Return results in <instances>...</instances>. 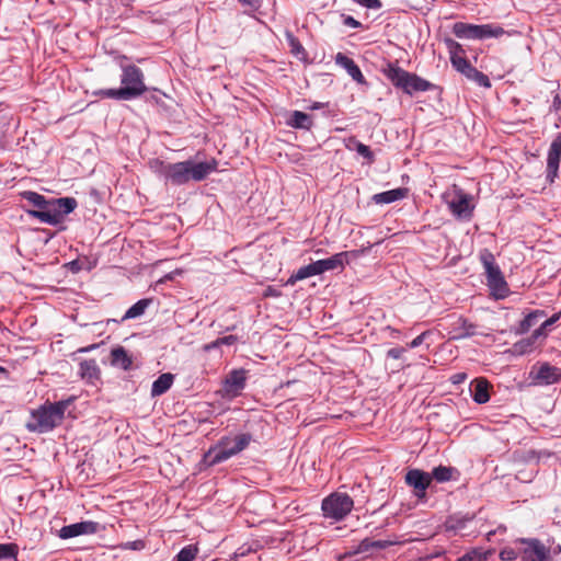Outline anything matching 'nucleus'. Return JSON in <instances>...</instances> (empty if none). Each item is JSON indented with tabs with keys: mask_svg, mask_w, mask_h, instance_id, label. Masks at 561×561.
<instances>
[{
	"mask_svg": "<svg viewBox=\"0 0 561 561\" xmlns=\"http://www.w3.org/2000/svg\"><path fill=\"white\" fill-rule=\"evenodd\" d=\"M217 168L218 162L216 159L202 162L186 160L175 163L159 161L158 173L163 178L165 184L181 186L190 181L201 182L205 180L209 174L217 171Z\"/></svg>",
	"mask_w": 561,
	"mask_h": 561,
	"instance_id": "nucleus-1",
	"label": "nucleus"
},
{
	"mask_svg": "<svg viewBox=\"0 0 561 561\" xmlns=\"http://www.w3.org/2000/svg\"><path fill=\"white\" fill-rule=\"evenodd\" d=\"M121 83L117 89H101L93 94L103 99L130 101L142 95L147 91L142 70L135 65H122Z\"/></svg>",
	"mask_w": 561,
	"mask_h": 561,
	"instance_id": "nucleus-2",
	"label": "nucleus"
},
{
	"mask_svg": "<svg viewBox=\"0 0 561 561\" xmlns=\"http://www.w3.org/2000/svg\"><path fill=\"white\" fill-rule=\"evenodd\" d=\"M76 397H69L54 403H45L31 412V421L25 427L32 433H48L61 424L65 412L73 403Z\"/></svg>",
	"mask_w": 561,
	"mask_h": 561,
	"instance_id": "nucleus-3",
	"label": "nucleus"
},
{
	"mask_svg": "<svg viewBox=\"0 0 561 561\" xmlns=\"http://www.w3.org/2000/svg\"><path fill=\"white\" fill-rule=\"evenodd\" d=\"M253 436L250 433H239L236 436H222L215 446H211L203 456V462L213 467L221 463L249 447Z\"/></svg>",
	"mask_w": 561,
	"mask_h": 561,
	"instance_id": "nucleus-4",
	"label": "nucleus"
},
{
	"mask_svg": "<svg viewBox=\"0 0 561 561\" xmlns=\"http://www.w3.org/2000/svg\"><path fill=\"white\" fill-rule=\"evenodd\" d=\"M385 75L396 88L402 89L409 95L415 92L428 91L434 87L430 81L394 64L388 65L387 69H385Z\"/></svg>",
	"mask_w": 561,
	"mask_h": 561,
	"instance_id": "nucleus-5",
	"label": "nucleus"
},
{
	"mask_svg": "<svg viewBox=\"0 0 561 561\" xmlns=\"http://www.w3.org/2000/svg\"><path fill=\"white\" fill-rule=\"evenodd\" d=\"M78 206L73 197L51 198L48 211H27V215L38 219L41 222L56 226L64 220V217L72 213Z\"/></svg>",
	"mask_w": 561,
	"mask_h": 561,
	"instance_id": "nucleus-6",
	"label": "nucleus"
},
{
	"mask_svg": "<svg viewBox=\"0 0 561 561\" xmlns=\"http://www.w3.org/2000/svg\"><path fill=\"white\" fill-rule=\"evenodd\" d=\"M353 505L348 494L333 493L322 501L321 508L325 517L341 520L352 511Z\"/></svg>",
	"mask_w": 561,
	"mask_h": 561,
	"instance_id": "nucleus-7",
	"label": "nucleus"
},
{
	"mask_svg": "<svg viewBox=\"0 0 561 561\" xmlns=\"http://www.w3.org/2000/svg\"><path fill=\"white\" fill-rule=\"evenodd\" d=\"M504 316H505V320H506V325L505 327L497 325L496 330L501 333L510 331L516 335H522V334L527 333L534 325L537 324V322L540 319L546 317V311L539 310V309L533 310V311L528 312L524 317V319L520 320L517 324H516V319L514 317L515 312H513V313L506 312V313H504Z\"/></svg>",
	"mask_w": 561,
	"mask_h": 561,
	"instance_id": "nucleus-8",
	"label": "nucleus"
},
{
	"mask_svg": "<svg viewBox=\"0 0 561 561\" xmlns=\"http://www.w3.org/2000/svg\"><path fill=\"white\" fill-rule=\"evenodd\" d=\"M405 483L413 488V494L420 502H426V490L432 483V476L421 469H410L404 477Z\"/></svg>",
	"mask_w": 561,
	"mask_h": 561,
	"instance_id": "nucleus-9",
	"label": "nucleus"
},
{
	"mask_svg": "<svg viewBox=\"0 0 561 561\" xmlns=\"http://www.w3.org/2000/svg\"><path fill=\"white\" fill-rule=\"evenodd\" d=\"M561 160V134L551 141L548 154H547V169L546 180L550 184L554 183L559 174V167Z\"/></svg>",
	"mask_w": 561,
	"mask_h": 561,
	"instance_id": "nucleus-10",
	"label": "nucleus"
},
{
	"mask_svg": "<svg viewBox=\"0 0 561 561\" xmlns=\"http://www.w3.org/2000/svg\"><path fill=\"white\" fill-rule=\"evenodd\" d=\"M453 33L458 38L482 39L491 37V25H474L457 22L453 25Z\"/></svg>",
	"mask_w": 561,
	"mask_h": 561,
	"instance_id": "nucleus-11",
	"label": "nucleus"
},
{
	"mask_svg": "<svg viewBox=\"0 0 561 561\" xmlns=\"http://www.w3.org/2000/svg\"><path fill=\"white\" fill-rule=\"evenodd\" d=\"M99 528V523L92 520L75 523L71 525L64 526L59 530V537L62 539H69L80 535H92L98 533Z\"/></svg>",
	"mask_w": 561,
	"mask_h": 561,
	"instance_id": "nucleus-12",
	"label": "nucleus"
},
{
	"mask_svg": "<svg viewBox=\"0 0 561 561\" xmlns=\"http://www.w3.org/2000/svg\"><path fill=\"white\" fill-rule=\"evenodd\" d=\"M247 371L244 369H233L228 374L224 381V390L226 394L236 397L245 387Z\"/></svg>",
	"mask_w": 561,
	"mask_h": 561,
	"instance_id": "nucleus-13",
	"label": "nucleus"
},
{
	"mask_svg": "<svg viewBox=\"0 0 561 561\" xmlns=\"http://www.w3.org/2000/svg\"><path fill=\"white\" fill-rule=\"evenodd\" d=\"M445 44L450 55L453 67L462 73L470 66V62L466 58L462 46L451 38H446Z\"/></svg>",
	"mask_w": 561,
	"mask_h": 561,
	"instance_id": "nucleus-14",
	"label": "nucleus"
},
{
	"mask_svg": "<svg viewBox=\"0 0 561 561\" xmlns=\"http://www.w3.org/2000/svg\"><path fill=\"white\" fill-rule=\"evenodd\" d=\"M534 380L538 385H553L561 380V369L550 365L549 363H543L535 373Z\"/></svg>",
	"mask_w": 561,
	"mask_h": 561,
	"instance_id": "nucleus-15",
	"label": "nucleus"
},
{
	"mask_svg": "<svg viewBox=\"0 0 561 561\" xmlns=\"http://www.w3.org/2000/svg\"><path fill=\"white\" fill-rule=\"evenodd\" d=\"M449 210L459 218H467L471 214L470 199L468 195L458 193L447 201Z\"/></svg>",
	"mask_w": 561,
	"mask_h": 561,
	"instance_id": "nucleus-16",
	"label": "nucleus"
},
{
	"mask_svg": "<svg viewBox=\"0 0 561 561\" xmlns=\"http://www.w3.org/2000/svg\"><path fill=\"white\" fill-rule=\"evenodd\" d=\"M80 377L90 385H96L101 379V369L95 359H84L79 364Z\"/></svg>",
	"mask_w": 561,
	"mask_h": 561,
	"instance_id": "nucleus-17",
	"label": "nucleus"
},
{
	"mask_svg": "<svg viewBox=\"0 0 561 561\" xmlns=\"http://www.w3.org/2000/svg\"><path fill=\"white\" fill-rule=\"evenodd\" d=\"M474 334V327L466 319L459 317L451 324L448 330L450 340H461Z\"/></svg>",
	"mask_w": 561,
	"mask_h": 561,
	"instance_id": "nucleus-18",
	"label": "nucleus"
},
{
	"mask_svg": "<svg viewBox=\"0 0 561 561\" xmlns=\"http://www.w3.org/2000/svg\"><path fill=\"white\" fill-rule=\"evenodd\" d=\"M335 62L343 67L346 72L351 76V78L356 81L357 83H365V77L364 75L362 73L359 67L356 65V62L347 57L346 55L342 54V53H339L336 56H335Z\"/></svg>",
	"mask_w": 561,
	"mask_h": 561,
	"instance_id": "nucleus-19",
	"label": "nucleus"
},
{
	"mask_svg": "<svg viewBox=\"0 0 561 561\" xmlns=\"http://www.w3.org/2000/svg\"><path fill=\"white\" fill-rule=\"evenodd\" d=\"M510 294L511 290L502 271L493 263V300L504 299Z\"/></svg>",
	"mask_w": 561,
	"mask_h": 561,
	"instance_id": "nucleus-20",
	"label": "nucleus"
},
{
	"mask_svg": "<svg viewBox=\"0 0 561 561\" xmlns=\"http://www.w3.org/2000/svg\"><path fill=\"white\" fill-rule=\"evenodd\" d=\"M347 256H348V252H340V253L332 255L331 257L318 260L317 263H318L320 274H322L327 271H333V270H337V268L343 270L345 266V263H347Z\"/></svg>",
	"mask_w": 561,
	"mask_h": 561,
	"instance_id": "nucleus-21",
	"label": "nucleus"
},
{
	"mask_svg": "<svg viewBox=\"0 0 561 561\" xmlns=\"http://www.w3.org/2000/svg\"><path fill=\"white\" fill-rule=\"evenodd\" d=\"M286 124L295 129L310 130L313 126L312 116L301 111H294L290 113Z\"/></svg>",
	"mask_w": 561,
	"mask_h": 561,
	"instance_id": "nucleus-22",
	"label": "nucleus"
},
{
	"mask_svg": "<svg viewBox=\"0 0 561 561\" xmlns=\"http://www.w3.org/2000/svg\"><path fill=\"white\" fill-rule=\"evenodd\" d=\"M111 365L129 370L133 366V358L123 346H116L111 351Z\"/></svg>",
	"mask_w": 561,
	"mask_h": 561,
	"instance_id": "nucleus-23",
	"label": "nucleus"
},
{
	"mask_svg": "<svg viewBox=\"0 0 561 561\" xmlns=\"http://www.w3.org/2000/svg\"><path fill=\"white\" fill-rule=\"evenodd\" d=\"M316 275H320V271H319L317 261L298 268L287 279L286 285L294 286L297 282L306 279L311 276H316Z\"/></svg>",
	"mask_w": 561,
	"mask_h": 561,
	"instance_id": "nucleus-24",
	"label": "nucleus"
},
{
	"mask_svg": "<svg viewBox=\"0 0 561 561\" xmlns=\"http://www.w3.org/2000/svg\"><path fill=\"white\" fill-rule=\"evenodd\" d=\"M408 194V190L398 187L394 190L377 193L373 195L371 199L376 204H390L400 199H403Z\"/></svg>",
	"mask_w": 561,
	"mask_h": 561,
	"instance_id": "nucleus-25",
	"label": "nucleus"
},
{
	"mask_svg": "<svg viewBox=\"0 0 561 561\" xmlns=\"http://www.w3.org/2000/svg\"><path fill=\"white\" fill-rule=\"evenodd\" d=\"M488 380L484 378L476 379L471 382L470 391L477 403H485L490 399Z\"/></svg>",
	"mask_w": 561,
	"mask_h": 561,
	"instance_id": "nucleus-26",
	"label": "nucleus"
},
{
	"mask_svg": "<svg viewBox=\"0 0 561 561\" xmlns=\"http://www.w3.org/2000/svg\"><path fill=\"white\" fill-rule=\"evenodd\" d=\"M174 376L170 373L160 375L152 383L151 396L158 397L165 393L173 383Z\"/></svg>",
	"mask_w": 561,
	"mask_h": 561,
	"instance_id": "nucleus-27",
	"label": "nucleus"
},
{
	"mask_svg": "<svg viewBox=\"0 0 561 561\" xmlns=\"http://www.w3.org/2000/svg\"><path fill=\"white\" fill-rule=\"evenodd\" d=\"M430 474L432 476V480L434 479L437 482L443 483L456 480L459 472L454 467L438 466L435 467Z\"/></svg>",
	"mask_w": 561,
	"mask_h": 561,
	"instance_id": "nucleus-28",
	"label": "nucleus"
},
{
	"mask_svg": "<svg viewBox=\"0 0 561 561\" xmlns=\"http://www.w3.org/2000/svg\"><path fill=\"white\" fill-rule=\"evenodd\" d=\"M285 37L290 53L298 59H305L307 57V51L299 39L290 31H286Z\"/></svg>",
	"mask_w": 561,
	"mask_h": 561,
	"instance_id": "nucleus-29",
	"label": "nucleus"
},
{
	"mask_svg": "<svg viewBox=\"0 0 561 561\" xmlns=\"http://www.w3.org/2000/svg\"><path fill=\"white\" fill-rule=\"evenodd\" d=\"M462 75H465L469 80L473 81L480 87L488 88L491 85L489 77L471 65L462 72Z\"/></svg>",
	"mask_w": 561,
	"mask_h": 561,
	"instance_id": "nucleus-30",
	"label": "nucleus"
},
{
	"mask_svg": "<svg viewBox=\"0 0 561 561\" xmlns=\"http://www.w3.org/2000/svg\"><path fill=\"white\" fill-rule=\"evenodd\" d=\"M529 551L534 554L530 561H550L546 547L538 540H529Z\"/></svg>",
	"mask_w": 561,
	"mask_h": 561,
	"instance_id": "nucleus-31",
	"label": "nucleus"
},
{
	"mask_svg": "<svg viewBox=\"0 0 561 561\" xmlns=\"http://www.w3.org/2000/svg\"><path fill=\"white\" fill-rule=\"evenodd\" d=\"M538 346H539V344L536 342V340L530 334L528 337L522 339L520 341H518L514 344V352L516 354L524 355L527 353H531Z\"/></svg>",
	"mask_w": 561,
	"mask_h": 561,
	"instance_id": "nucleus-32",
	"label": "nucleus"
},
{
	"mask_svg": "<svg viewBox=\"0 0 561 561\" xmlns=\"http://www.w3.org/2000/svg\"><path fill=\"white\" fill-rule=\"evenodd\" d=\"M470 518L461 517V516H450L445 522V529L446 531H450L454 534L460 533L462 529H465L466 524L470 522Z\"/></svg>",
	"mask_w": 561,
	"mask_h": 561,
	"instance_id": "nucleus-33",
	"label": "nucleus"
},
{
	"mask_svg": "<svg viewBox=\"0 0 561 561\" xmlns=\"http://www.w3.org/2000/svg\"><path fill=\"white\" fill-rule=\"evenodd\" d=\"M150 304L149 299H140L134 304L124 314L123 320L134 319L142 316Z\"/></svg>",
	"mask_w": 561,
	"mask_h": 561,
	"instance_id": "nucleus-34",
	"label": "nucleus"
},
{
	"mask_svg": "<svg viewBox=\"0 0 561 561\" xmlns=\"http://www.w3.org/2000/svg\"><path fill=\"white\" fill-rule=\"evenodd\" d=\"M197 553L198 548L195 545H187L178 552L173 561H193Z\"/></svg>",
	"mask_w": 561,
	"mask_h": 561,
	"instance_id": "nucleus-35",
	"label": "nucleus"
},
{
	"mask_svg": "<svg viewBox=\"0 0 561 561\" xmlns=\"http://www.w3.org/2000/svg\"><path fill=\"white\" fill-rule=\"evenodd\" d=\"M19 554V546L16 543H0V560L14 559Z\"/></svg>",
	"mask_w": 561,
	"mask_h": 561,
	"instance_id": "nucleus-36",
	"label": "nucleus"
},
{
	"mask_svg": "<svg viewBox=\"0 0 561 561\" xmlns=\"http://www.w3.org/2000/svg\"><path fill=\"white\" fill-rule=\"evenodd\" d=\"M350 141L354 145L353 147H350L351 149H354L359 156L364 157L369 162L374 161V153L368 146L356 140L355 138H352Z\"/></svg>",
	"mask_w": 561,
	"mask_h": 561,
	"instance_id": "nucleus-37",
	"label": "nucleus"
},
{
	"mask_svg": "<svg viewBox=\"0 0 561 561\" xmlns=\"http://www.w3.org/2000/svg\"><path fill=\"white\" fill-rule=\"evenodd\" d=\"M371 539H364L359 542L357 549L354 551V552H348V553H344V554H341L339 556L337 560L339 561H344L345 559H347L348 557H352L354 554H357V553H362V552H367L371 549Z\"/></svg>",
	"mask_w": 561,
	"mask_h": 561,
	"instance_id": "nucleus-38",
	"label": "nucleus"
},
{
	"mask_svg": "<svg viewBox=\"0 0 561 561\" xmlns=\"http://www.w3.org/2000/svg\"><path fill=\"white\" fill-rule=\"evenodd\" d=\"M488 553L489 551L481 552L479 550H472L460 557L458 561H485Z\"/></svg>",
	"mask_w": 561,
	"mask_h": 561,
	"instance_id": "nucleus-39",
	"label": "nucleus"
},
{
	"mask_svg": "<svg viewBox=\"0 0 561 561\" xmlns=\"http://www.w3.org/2000/svg\"><path fill=\"white\" fill-rule=\"evenodd\" d=\"M21 196L23 199L27 201L30 204H32L34 207L42 202V199L45 197L44 195H41L33 191H24L21 193Z\"/></svg>",
	"mask_w": 561,
	"mask_h": 561,
	"instance_id": "nucleus-40",
	"label": "nucleus"
},
{
	"mask_svg": "<svg viewBox=\"0 0 561 561\" xmlns=\"http://www.w3.org/2000/svg\"><path fill=\"white\" fill-rule=\"evenodd\" d=\"M549 332L550 331L547 328H543V324H540L537 329L534 330L531 335L540 346L548 337Z\"/></svg>",
	"mask_w": 561,
	"mask_h": 561,
	"instance_id": "nucleus-41",
	"label": "nucleus"
},
{
	"mask_svg": "<svg viewBox=\"0 0 561 561\" xmlns=\"http://www.w3.org/2000/svg\"><path fill=\"white\" fill-rule=\"evenodd\" d=\"M549 332L550 331L547 328H543V324H540L537 329L534 330L531 335L540 346L548 337Z\"/></svg>",
	"mask_w": 561,
	"mask_h": 561,
	"instance_id": "nucleus-42",
	"label": "nucleus"
},
{
	"mask_svg": "<svg viewBox=\"0 0 561 561\" xmlns=\"http://www.w3.org/2000/svg\"><path fill=\"white\" fill-rule=\"evenodd\" d=\"M483 266H484V276H485V284L491 287V255H486V253H483L481 255Z\"/></svg>",
	"mask_w": 561,
	"mask_h": 561,
	"instance_id": "nucleus-43",
	"label": "nucleus"
},
{
	"mask_svg": "<svg viewBox=\"0 0 561 561\" xmlns=\"http://www.w3.org/2000/svg\"><path fill=\"white\" fill-rule=\"evenodd\" d=\"M517 551L512 547H505L499 553L500 559L503 561H514L517 559Z\"/></svg>",
	"mask_w": 561,
	"mask_h": 561,
	"instance_id": "nucleus-44",
	"label": "nucleus"
},
{
	"mask_svg": "<svg viewBox=\"0 0 561 561\" xmlns=\"http://www.w3.org/2000/svg\"><path fill=\"white\" fill-rule=\"evenodd\" d=\"M353 1L364 8L373 9V10H378L382 7V3L380 0H353Z\"/></svg>",
	"mask_w": 561,
	"mask_h": 561,
	"instance_id": "nucleus-45",
	"label": "nucleus"
},
{
	"mask_svg": "<svg viewBox=\"0 0 561 561\" xmlns=\"http://www.w3.org/2000/svg\"><path fill=\"white\" fill-rule=\"evenodd\" d=\"M503 35H507V36L515 35V36H518L519 33L516 32V31H504L501 26H494L493 25V38H500Z\"/></svg>",
	"mask_w": 561,
	"mask_h": 561,
	"instance_id": "nucleus-46",
	"label": "nucleus"
},
{
	"mask_svg": "<svg viewBox=\"0 0 561 561\" xmlns=\"http://www.w3.org/2000/svg\"><path fill=\"white\" fill-rule=\"evenodd\" d=\"M431 334V331H424L409 343L410 348L419 347L425 339Z\"/></svg>",
	"mask_w": 561,
	"mask_h": 561,
	"instance_id": "nucleus-47",
	"label": "nucleus"
},
{
	"mask_svg": "<svg viewBox=\"0 0 561 561\" xmlns=\"http://www.w3.org/2000/svg\"><path fill=\"white\" fill-rule=\"evenodd\" d=\"M342 18H343V24L346 25V26H350V27H353V28H359V27L363 26L359 21H357L356 19H354L351 15L343 14Z\"/></svg>",
	"mask_w": 561,
	"mask_h": 561,
	"instance_id": "nucleus-48",
	"label": "nucleus"
},
{
	"mask_svg": "<svg viewBox=\"0 0 561 561\" xmlns=\"http://www.w3.org/2000/svg\"><path fill=\"white\" fill-rule=\"evenodd\" d=\"M36 209H27V211H48L49 207H50V199H46L45 197L42 199V202L39 204H37L36 206Z\"/></svg>",
	"mask_w": 561,
	"mask_h": 561,
	"instance_id": "nucleus-49",
	"label": "nucleus"
},
{
	"mask_svg": "<svg viewBox=\"0 0 561 561\" xmlns=\"http://www.w3.org/2000/svg\"><path fill=\"white\" fill-rule=\"evenodd\" d=\"M404 352H405V348H403V347H393L387 352V357H390L393 359H399L403 355Z\"/></svg>",
	"mask_w": 561,
	"mask_h": 561,
	"instance_id": "nucleus-50",
	"label": "nucleus"
},
{
	"mask_svg": "<svg viewBox=\"0 0 561 561\" xmlns=\"http://www.w3.org/2000/svg\"><path fill=\"white\" fill-rule=\"evenodd\" d=\"M561 318V312L553 313L549 319L545 320L541 324H543V328H547L549 331L551 330V327L559 321Z\"/></svg>",
	"mask_w": 561,
	"mask_h": 561,
	"instance_id": "nucleus-51",
	"label": "nucleus"
},
{
	"mask_svg": "<svg viewBox=\"0 0 561 561\" xmlns=\"http://www.w3.org/2000/svg\"><path fill=\"white\" fill-rule=\"evenodd\" d=\"M393 542L388 540H371V549H386L390 547Z\"/></svg>",
	"mask_w": 561,
	"mask_h": 561,
	"instance_id": "nucleus-52",
	"label": "nucleus"
},
{
	"mask_svg": "<svg viewBox=\"0 0 561 561\" xmlns=\"http://www.w3.org/2000/svg\"><path fill=\"white\" fill-rule=\"evenodd\" d=\"M238 336L237 335H227V336H222V337H219V343L221 345H233L234 343L238 342Z\"/></svg>",
	"mask_w": 561,
	"mask_h": 561,
	"instance_id": "nucleus-53",
	"label": "nucleus"
},
{
	"mask_svg": "<svg viewBox=\"0 0 561 561\" xmlns=\"http://www.w3.org/2000/svg\"><path fill=\"white\" fill-rule=\"evenodd\" d=\"M467 378V374L465 373H457L450 377V380L455 385L462 383Z\"/></svg>",
	"mask_w": 561,
	"mask_h": 561,
	"instance_id": "nucleus-54",
	"label": "nucleus"
},
{
	"mask_svg": "<svg viewBox=\"0 0 561 561\" xmlns=\"http://www.w3.org/2000/svg\"><path fill=\"white\" fill-rule=\"evenodd\" d=\"M219 346H221V344L219 343V337H218V339H216L215 341H213V342H210V343L205 344V345L203 346V350H204L205 352H210L211 350L217 348V347H219Z\"/></svg>",
	"mask_w": 561,
	"mask_h": 561,
	"instance_id": "nucleus-55",
	"label": "nucleus"
},
{
	"mask_svg": "<svg viewBox=\"0 0 561 561\" xmlns=\"http://www.w3.org/2000/svg\"><path fill=\"white\" fill-rule=\"evenodd\" d=\"M241 5L243 7H249V8H252V9H255L257 8L259 5V0H237Z\"/></svg>",
	"mask_w": 561,
	"mask_h": 561,
	"instance_id": "nucleus-56",
	"label": "nucleus"
},
{
	"mask_svg": "<svg viewBox=\"0 0 561 561\" xmlns=\"http://www.w3.org/2000/svg\"><path fill=\"white\" fill-rule=\"evenodd\" d=\"M264 296H266V297H268V296L277 297V296H279V293L276 289H274L273 287H267V289L265 290Z\"/></svg>",
	"mask_w": 561,
	"mask_h": 561,
	"instance_id": "nucleus-57",
	"label": "nucleus"
},
{
	"mask_svg": "<svg viewBox=\"0 0 561 561\" xmlns=\"http://www.w3.org/2000/svg\"><path fill=\"white\" fill-rule=\"evenodd\" d=\"M96 347H98V345H96V344H92V345H89V346H85V347H81V348L79 350V352H80V353H87V352H90V351H92V350H94V348H96Z\"/></svg>",
	"mask_w": 561,
	"mask_h": 561,
	"instance_id": "nucleus-58",
	"label": "nucleus"
},
{
	"mask_svg": "<svg viewBox=\"0 0 561 561\" xmlns=\"http://www.w3.org/2000/svg\"><path fill=\"white\" fill-rule=\"evenodd\" d=\"M70 270L72 272H78L79 271V265H78L77 261L70 262Z\"/></svg>",
	"mask_w": 561,
	"mask_h": 561,
	"instance_id": "nucleus-59",
	"label": "nucleus"
},
{
	"mask_svg": "<svg viewBox=\"0 0 561 561\" xmlns=\"http://www.w3.org/2000/svg\"><path fill=\"white\" fill-rule=\"evenodd\" d=\"M323 106H324V104H323V103L314 102V103L310 106V108H311V110H319V108H322Z\"/></svg>",
	"mask_w": 561,
	"mask_h": 561,
	"instance_id": "nucleus-60",
	"label": "nucleus"
},
{
	"mask_svg": "<svg viewBox=\"0 0 561 561\" xmlns=\"http://www.w3.org/2000/svg\"><path fill=\"white\" fill-rule=\"evenodd\" d=\"M148 101L150 102H154V103H159L160 99L156 95V94H151L150 96L147 98Z\"/></svg>",
	"mask_w": 561,
	"mask_h": 561,
	"instance_id": "nucleus-61",
	"label": "nucleus"
},
{
	"mask_svg": "<svg viewBox=\"0 0 561 561\" xmlns=\"http://www.w3.org/2000/svg\"><path fill=\"white\" fill-rule=\"evenodd\" d=\"M387 329L391 332V336H392V337H398V335H399V330L393 329V328H391V327H388Z\"/></svg>",
	"mask_w": 561,
	"mask_h": 561,
	"instance_id": "nucleus-62",
	"label": "nucleus"
},
{
	"mask_svg": "<svg viewBox=\"0 0 561 561\" xmlns=\"http://www.w3.org/2000/svg\"><path fill=\"white\" fill-rule=\"evenodd\" d=\"M443 553H444V551H437L435 553L430 554L428 558L430 559L437 558V557H440Z\"/></svg>",
	"mask_w": 561,
	"mask_h": 561,
	"instance_id": "nucleus-63",
	"label": "nucleus"
},
{
	"mask_svg": "<svg viewBox=\"0 0 561 561\" xmlns=\"http://www.w3.org/2000/svg\"><path fill=\"white\" fill-rule=\"evenodd\" d=\"M5 371H7L5 368L0 366V373H5Z\"/></svg>",
	"mask_w": 561,
	"mask_h": 561,
	"instance_id": "nucleus-64",
	"label": "nucleus"
}]
</instances>
